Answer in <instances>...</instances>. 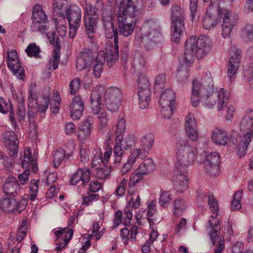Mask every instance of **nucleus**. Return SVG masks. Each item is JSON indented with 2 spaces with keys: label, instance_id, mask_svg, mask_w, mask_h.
<instances>
[{
  "label": "nucleus",
  "instance_id": "nucleus-1",
  "mask_svg": "<svg viewBox=\"0 0 253 253\" xmlns=\"http://www.w3.org/2000/svg\"><path fill=\"white\" fill-rule=\"evenodd\" d=\"M122 92L116 87H110L107 89L103 86L95 87L90 95V105L93 114L98 115L101 128L106 127L107 119L104 106V103L108 110L112 112L118 111L121 104Z\"/></svg>",
  "mask_w": 253,
  "mask_h": 253
},
{
  "label": "nucleus",
  "instance_id": "nucleus-58",
  "mask_svg": "<svg viewBox=\"0 0 253 253\" xmlns=\"http://www.w3.org/2000/svg\"><path fill=\"white\" fill-rule=\"evenodd\" d=\"M242 196V191L239 190L233 196L231 204V208L233 210H239L241 208V200Z\"/></svg>",
  "mask_w": 253,
  "mask_h": 253
},
{
  "label": "nucleus",
  "instance_id": "nucleus-48",
  "mask_svg": "<svg viewBox=\"0 0 253 253\" xmlns=\"http://www.w3.org/2000/svg\"><path fill=\"white\" fill-rule=\"evenodd\" d=\"M114 163L116 164H120L124 156V149L121 145L119 144L118 142H116L114 147Z\"/></svg>",
  "mask_w": 253,
  "mask_h": 253
},
{
  "label": "nucleus",
  "instance_id": "nucleus-2",
  "mask_svg": "<svg viewBox=\"0 0 253 253\" xmlns=\"http://www.w3.org/2000/svg\"><path fill=\"white\" fill-rule=\"evenodd\" d=\"M176 170L173 177V182L177 192L183 193L188 186L187 168L195 159V150L186 141L179 140L176 145Z\"/></svg>",
  "mask_w": 253,
  "mask_h": 253
},
{
  "label": "nucleus",
  "instance_id": "nucleus-24",
  "mask_svg": "<svg viewBox=\"0 0 253 253\" xmlns=\"http://www.w3.org/2000/svg\"><path fill=\"white\" fill-rule=\"evenodd\" d=\"M83 19L85 32L88 38L91 39L94 37L96 30L98 16L87 17V16H84Z\"/></svg>",
  "mask_w": 253,
  "mask_h": 253
},
{
  "label": "nucleus",
  "instance_id": "nucleus-27",
  "mask_svg": "<svg viewBox=\"0 0 253 253\" xmlns=\"http://www.w3.org/2000/svg\"><path fill=\"white\" fill-rule=\"evenodd\" d=\"M22 166L23 168H29V169H32L35 172L38 171L37 160L32 157L31 151L30 149H27L24 151V157L22 162Z\"/></svg>",
  "mask_w": 253,
  "mask_h": 253
},
{
  "label": "nucleus",
  "instance_id": "nucleus-54",
  "mask_svg": "<svg viewBox=\"0 0 253 253\" xmlns=\"http://www.w3.org/2000/svg\"><path fill=\"white\" fill-rule=\"evenodd\" d=\"M147 155L143 153L140 148H136L130 153L127 159V162L132 165L134 164L138 158H145Z\"/></svg>",
  "mask_w": 253,
  "mask_h": 253
},
{
  "label": "nucleus",
  "instance_id": "nucleus-30",
  "mask_svg": "<svg viewBox=\"0 0 253 253\" xmlns=\"http://www.w3.org/2000/svg\"><path fill=\"white\" fill-rule=\"evenodd\" d=\"M154 142V136L153 134L148 133L143 135L140 139V145L141 150L147 156L152 148Z\"/></svg>",
  "mask_w": 253,
  "mask_h": 253
},
{
  "label": "nucleus",
  "instance_id": "nucleus-36",
  "mask_svg": "<svg viewBox=\"0 0 253 253\" xmlns=\"http://www.w3.org/2000/svg\"><path fill=\"white\" fill-rule=\"evenodd\" d=\"M130 199L127 205L132 209H136L140 206V197L139 192L136 191L133 188H129L127 191Z\"/></svg>",
  "mask_w": 253,
  "mask_h": 253
},
{
  "label": "nucleus",
  "instance_id": "nucleus-11",
  "mask_svg": "<svg viewBox=\"0 0 253 253\" xmlns=\"http://www.w3.org/2000/svg\"><path fill=\"white\" fill-rule=\"evenodd\" d=\"M7 65L8 68L17 78L23 80L25 71L18 57L17 52L12 50L7 53Z\"/></svg>",
  "mask_w": 253,
  "mask_h": 253
},
{
  "label": "nucleus",
  "instance_id": "nucleus-5",
  "mask_svg": "<svg viewBox=\"0 0 253 253\" xmlns=\"http://www.w3.org/2000/svg\"><path fill=\"white\" fill-rule=\"evenodd\" d=\"M184 30V13L180 7H172L171 13V41L178 42Z\"/></svg>",
  "mask_w": 253,
  "mask_h": 253
},
{
  "label": "nucleus",
  "instance_id": "nucleus-31",
  "mask_svg": "<svg viewBox=\"0 0 253 253\" xmlns=\"http://www.w3.org/2000/svg\"><path fill=\"white\" fill-rule=\"evenodd\" d=\"M253 126V110H248L246 111L244 116L240 123L241 131H250L253 130L252 128Z\"/></svg>",
  "mask_w": 253,
  "mask_h": 253
},
{
  "label": "nucleus",
  "instance_id": "nucleus-22",
  "mask_svg": "<svg viewBox=\"0 0 253 253\" xmlns=\"http://www.w3.org/2000/svg\"><path fill=\"white\" fill-rule=\"evenodd\" d=\"M115 44L107 48L105 52L104 51L103 58L104 62L106 61L109 67H111L119 58V45L117 39H115Z\"/></svg>",
  "mask_w": 253,
  "mask_h": 253
},
{
  "label": "nucleus",
  "instance_id": "nucleus-21",
  "mask_svg": "<svg viewBox=\"0 0 253 253\" xmlns=\"http://www.w3.org/2000/svg\"><path fill=\"white\" fill-rule=\"evenodd\" d=\"M241 54L240 49H237L233 55L230 58L227 66V75L231 80L236 74L241 64Z\"/></svg>",
  "mask_w": 253,
  "mask_h": 253
},
{
  "label": "nucleus",
  "instance_id": "nucleus-29",
  "mask_svg": "<svg viewBox=\"0 0 253 253\" xmlns=\"http://www.w3.org/2000/svg\"><path fill=\"white\" fill-rule=\"evenodd\" d=\"M103 25L106 37L108 39H112L114 38L113 42L115 44V39H117L118 42V32L117 29L114 28L113 20L111 21V19L108 17L107 21L105 20V22H103Z\"/></svg>",
  "mask_w": 253,
  "mask_h": 253
},
{
  "label": "nucleus",
  "instance_id": "nucleus-35",
  "mask_svg": "<svg viewBox=\"0 0 253 253\" xmlns=\"http://www.w3.org/2000/svg\"><path fill=\"white\" fill-rule=\"evenodd\" d=\"M147 208V217L150 227L153 229L154 224L159 222V221L154 217V214L157 211L156 203L153 201H151L149 203Z\"/></svg>",
  "mask_w": 253,
  "mask_h": 253
},
{
  "label": "nucleus",
  "instance_id": "nucleus-28",
  "mask_svg": "<svg viewBox=\"0 0 253 253\" xmlns=\"http://www.w3.org/2000/svg\"><path fill=\"white\" fill-rule=\"evenodd\" d=\"M211 139L214 143L221 146H225L229 141L227 132L219 128H215L212 131Z\"/></svg>",
  "mask_w": 253,
  "mask_h": 253
},
{
  "label": "nucleus",
  "instance_id": "nucleus-46",
  "mask_svg": "<svg viewBox=\"0 0 253 253\" xmlns=\"http://www.w3.org/2000/svg\"><path fill=\"white\" fill-rule=\"evenodd\" d=\"M127 183V179L126 178H118L117 186L114 192V194L117 197H121L123 196L125 194Z\"/></svg>",
  "mask_w": 253,
  "mask_h": 253
},
{
  "label": "nucleus",
  "instance_id": "nucleus-15",
  "mask_svg": "<svg viewBox=\"0 0 253 253\" xmlns=\"http://www.w3.org/2000/svg\"><path fill=\"white\" fill-rule=\"evenodd\" d=\"M185 131L188 138L192 141L199 139L197 122L193 115L189 114L185 118Z\"/></svg>",
  "mask_w": 253,
  "mask_h": 253
},
{
  "label": "nucleus",
  "instance_id": "nucleus-62",
  "mask_svg": "<svg viewBox=\"0 0 253 253\" xmlns=\"http://www.w3.org/2000/svg\"><path fill=\"white\" fill-rule=\"evenodd\" d=\"M81 81L79 78L73 79L69 84L70 93L71 94H75L79 90L81 87Z\"/></svg>",
  "mask_w": 253,
  "mask_h": 253
},
{
  "label": "nucleus",
  "instance_id": "nucleus-59",
  "mask_svg": "<svg viewBox=\"0 0 253 253\" xmlns=\"http://www.w3.org/2000/svg\"><path fill=\"white\" fill-rule=\"evenodd\" d=\"M98 5L102 6V19L103 22H105V20L108 19V17L111 19V21L113 20L112 15V7L110 5L101 3Z\"/></svg>",
  "mask_w": 253,
  "mask_h": 253
},
{
  "label": "nucleus",
  "instance_id": "nucleus-56",
  "mask_svg": "<svg viewBox=\"0 0 253 253\" xmlns=\"http://www.w3.org/2000/svg\"><path fill=\"white\" fill-rule=\"evenodd\" d=\"M60 101L61 98L59 94L57 92L54 93L50 104V109L52 113L56 114L59 112Z\"/></svg>",
  "mask_w": 253,
  "mask_h": 253
},
{
  "label": "nucleus",
  "instance_id": "nucleus-34",
  "mask_svg": "<svg viewBox=\"0 0 253 253\" xmlns=\"http://www.w3.org/2000/svg\"><path fill=\"white\" fill-rule=\"evenodd\" d=\"M215 95L217 97V110L220 111L227 106L228 103L229 93L227 90L220 88L217 93H215Z\"/></svg>",
  "mask_w": 253,
  "mask_h": 253
},
{
  "label": "nucleus",
  "instance_id": "nucleus-57",
  "mask_svg": "<svg viewBox=\"0 0 253 253\" xmlns=\"http://www.w3.org/2000/svg\"><path fill=\"white\" fill-rule=\"evenodd\" d=\"M25 51L29 56L38 58L39 57L40 48L35 43H31L29 44Z\"/></svg>",
  "mask_w": 253,
  "mask_h": 253
},
{
  "label": "nucleus",
  "instance_id": "nucleus-45",
  "mask_svg": "<svg viewBox=\"0 0 253 253\" xmlns=\"http://www.w3.org/2000/svg\"><path fill=\"white\" fill-rule=\"evenodd\" d=\"M187 204L185 201L181 199H176L173 202V213L175 215L180 216L185 211Z\"/></svg>",
  "mask_w": 253,
  "mask_h": 253
},
{
  "label": "nucleus",
  "instance_id": "nucleus-20",
  "mask_svg": "<svg viewBox=\"0 0 253 253\" xmlns=\"http://www.w3.org/2000/svg\"><path fill=\"white\" fill-rule=\"evenodd\" d=\"M94 61L92 52L90 49H85L77 58L76 68L78 71H82L90 66Z\"/></svg>",
  "mask_w": 253,
  "mask_h": 253
},
{
  "label": "nucleus",
  "instance_id": "nucleus-19",
  "mask_svg": "<svg viewBox=\"0 0 253 253\" xmlns=\"http://www.w3.org/2000/svg\"><path fill=\"white\" fill-rule=\"evenodd\" d=\"M253 134V130H250L247 131L244 136L239 137L237 145V154L239 158H242L246 155Z\"/></svg>",
  "mask_w": 253,
  "mask_h": 253
},
{
  "label": "nucleus",
  "instance_id": "nucleus-3",
  "mask_svg": "<svg viewBox=\"0 0 253 253\" xmlns=\"http://www.w3.org/2000/svg\"><path fill=\"white\" fill-rule=\"evenodd\" d=\"M213 82L209 72L203 75L200 81L194 80L191 97L192 106L197 107L201 101L204 106L211 108L216 101L213 97Z\"/></svg>",
  "mask_w": 253,
  "mask_h": 253
},
{
  "label": "nucleus",
  "instance_id": "nucleus-7",
  "mask_svg": "<svg viewBox=\"0 0 253 253\" xmlns=\"http://www.w3.org/2000/svg\"><path fill=\"white\" fill-rule=\"evenodd\" d=\"M139 18V16L121 13V12L118 11V24L119 34L124 37L132 35L136 25V21Z\"/></svg>",
  "mask_w": 253,
  "mask_h": 253
},
{
  "label": "nucleus",
  "instance_id": "nucleus-53",
  "mask_svg": "<svg viewBox=\"0 0 253 253\" xmlns=\"http://www.w3.org/2000/svg\"><path fill=\"white\" fill-rule=\"evenodd\" d=\"M90 154L89 147L85 144H83L80 149V159L82 163H86L89 161Z\"/></svg>",
  "mask_w": 253,
  "mask_h": 253
},
{
  "label": "nucleus",
  "instance_id": "nucleus-18",
  "mask_svg": "<svg viewBox=\"0 0 253 253\" xmlns=\"http://www.w3.org/2000/svg\"><path fill=\"white\" fill-rule=\"evenodd\" d=\"M50 42L54 45L52 53L53 58L50 60L49 64L52 65L53 69L56 70L58 68V64L60 58V44L58 42L57 38H56L55 34L51 33L47 35Z\"/></svg>",
  "mask_w": 253,
  "mask_h": 253
},
{
  "label": "nucleus",
  "instance_id": "nucleus-26",
  "mask_svg": "<svg viewBox=\"0 0 253 253\" xmlns=\"http://www.w3.org/2000/svg\"><path fill=\"white\" fill-rule=\"evenodd\" d=\"M220 228L219 219L214 218V215H211V218L209 221V233L211 246L214 245L216 240L218 238V230Z\"/></svg>",
  "mask_w": 253,
  "mask_h": 253
},
{
  "label": "nucleus",
  "instance_id": "nucleus-13",
  "mask_svg": "<svg viewBox=\"0 0 253 253\" xmlns=\"http://www.w3.org/2000/svg\"><path fill=\"white\" fill-rule=\"evenodd\" d=\"M220 162V157L218 153L213 152L208 154L205 157L204 164L207 172L211 176L215 175L218 171Z\"/></svg>",
  "mask_w": 253,
  "mask_h": 253
},
{
  "label": "nucleus",
  "instance_id": "nucleus-41",
  "mask_svg": "<svg viewBox=\"0 0 253 253\" xmlns=\"http://www.w3.org/2000/svg\"><path fill=\"white\" fill-rule=\"evenodd\" d=\"M92 161L91 167L92 168H98L100 167L104 166L102 158V153L99 149H94L92 151Z\"/></svg>",
  "mask_w": 253,
  "mask_h": 253
},
{
  "label": "nucleus",
  "instance_id": "nucleus-44",
  "mask_svg": "<svg viewBox=\"0 0 253 253\" xmlns=\"http://www.w3.org/2000/svg\"><path fill=\"white\" fill-rule=\"evenodd\" d=\"M32 19L39 20L44 21H48L47 17L42 7L39 4H36L33 8Z\"/></svg>",
  "mask_w": 253,
  "mask_h": 253
},
{
  "label": "nucleus",
  "instance_id": "nucleus-33",
  "mask_svg": "<svg viewBox=\"0 0 253 253\" xmlns=\"http://www.w3.org/2000/svg\"><path fill=\"white\" fill-rule=\"evenodd\" d=\"M103 55L104 51H99L96 59L93 62V74L96 78H98L100 77L103 71L102 66L105 63Z\"/></svg>",
  "mask_w": 253,
  "mask_h": 253
},
{
  "label": "nucleus",
  "instance_id": "nucleus-16",
  "mask_svg": "<svg viewBox=\"0 0 253 253\" xmlns=\"http://www.w3.org/2000/svg\"><path fill=\"white\" fill-rule=\"evenodd\" d=\"M84 104L79 96L74 97L69 105L70 115L74 120H79L83 115Z\"/></svg>",
  "mask_w": 253,
  "mask_h": 253
},
{
  "label": "nucleus",
  "instance_id": "nucleus-49",
  "mask_svg": "<svg viewBox=\"0 0 253 253\" xmlns=\"http://www.w3.org/2000/svg\"><path fill=\"white\" fill-rule=\"evenodd\" d=\"M126 129V120L124 119H121L118 122L116 129L115 131V134L117 140L122 139V136L124 135Z\"/></svg>",
  "mask_w": 253,
  "mask_h": 253
},
{
  "label": "nucleus",
  "instance_id": "nucleus-32",
  "mask_svg": "<svg viewBox=\"0 0 253 253\" xmlns=\"http://www.w3.org/2000/svg\"><path fill=\"white\" fill-rule=\"evenodd\" d=\"M67 0H55L52 4L53 12L54 15L64 16L69 10Z\"/></svg>",
  "mask_w": 253,
  "mask_h": 253
},
{
  "label": "nucleus",
  "instance_id": "nucleus-40",
  "mask_svg": "<svg viewBox=\"0 0 253 253\" xmlns=\"http://www.w3.org/2000/svg\"><path fill=\"white\" fill-rule=\"evenodd\" d=\"M116 142H118L120 145L125 150H130L134 147L136 142V138L133 134H127L124 138L122 137L121 140L116 139Z\"/></svg>",
  "mask_w": 253,
  "mask_h": 253
},
{
  "label": "nucleus",
  "instance_id": "nucleus-52",
  "mask_svg": "<svg viewBox=\"0 0 253 253\" xmlns=\"http://www.w3.org/2000/svg\"><path fill=\"white\" fill-rule=\"evenodd\" d=\"M241 36L245 41H252L253 40V25H246L242 30Z\"/></svg>",
  "mask_w": 253,
  "mask_h": 253
},
{
  "label": "nucleus",
  "instance_id": "nucleus-50",
  "mask_svg": "<svg viewBox=\"0 0 253 253\" xmlns=\"http://www.w3.org/2000/svg\"><path fill=\"white\" fill-rule=\"evenodd\" d=\"M165 77L164 75H159L155 79L154 85V93H161L164 88Z\"/></svg>",
  "mask_w": 253,
  "mask_h": 253
},
{
  "label": "nucleus",
  "instance_id": "nucleus-51",
  "mask_svg": "<svg viewBox=\"0 0 253 253\" xmlns=\"http://www.w3.org/2000/svg\"><path fill=\"white\" fill-rule=\"evenodd\" d=\"M40 182L39 180L33 179L31 181L29 186V199L31 201H34L37 197Z\"/></svg>",
  "mask_w": 253,
  "mask_h": 253
},
{
  "label": "nucleus",
  "instance_id": "nucleus-42",
  "mask_svg": "<svg viewBox=\"0 0 253 253\" xmlns=\"http://www.w3.org/2000/svg\"><path fill=\"white\" fill-rule=\"evenodd\" d=\"M204 199L208 201L210 209L212 213L211 215H214V218L219 220L217 216L219 208L217 200L214 198L212 194L205 195Z\"/></svg>",
  "mask_w": 253,
  "mask_h": 253
},
{
  "label": "nucleus",
  "instance_id": "nucleus-64",
  "mask_svg": "<svg viewBox=\"0 0 253 253\" xmlns=\"http://www.w3.org/2000/svg\"><path fill=\"white\" fill-rule=\"evenodd\" d=\"M38 95L34 92L32 90H30L29 91L28 99V104L30 108L36 107L37 104H38Z\"/></svg>",
  "mask_w": 253,
  "mask_h": 253
},
{
  "label": "nucleus",
  "instance_id": "nucleus-63",
  "mask_svg": "<svg viewBox=\"0 0 253 253\" xmlns=\"http://www.w3.org/2000/svg\"><path fill=\"white\" fill-rule=\"evenodd\" d=\"M84 10L85 12L84 16H87V17L97 16V11L98 9L89 3H86Z\"/></svg>",
  "mask_w": 253,
  "mask_h": 253
},
{
  "label": "nucleus",
  "instance_id": "nucleus-6",
  "mask_svg": "<svg viewBox=\"0 0 253 253\" xmlns=\"http://www.w3.org/2000/svg\"><path fill=\"white\" fill-rule=\"evenodd\" d=\"M175 94L171 89H166L161 93L159 104L162 117L169 119L173 114Z\"/></svg>",
  "mask_w": 253,
  "mask_h": 253
},
{
  "label": "nucleus",
  "instance_id": "nucleus-47",
  "mask_svg": "<svg viewBox=\"0 0 253 253\" xmlns=\"http://www.w3.org/2000/svg\"><path fill=\"white\" fill-rule=\"evenodd\" d=\"M48 24V21H44L37 19H32V23L31 25V30L33 32L42 33L47 30Z\"/></svg>",
  "mask_w": 253,
  "mask_h": 253
},
{
  "label": "nucleus",
  "instance_id": "nucleus-4",
  "mask_svg": "<svg viewBox=\"0 0 253 253\" xmlns=\"http://www.w3.org/2000/svg\"><path fill=\"white\" fill-rule=\"evenodd\" d=\"M211 45V40L206 36H201L198 38L192 36L187 39L184 47L185 65L190 67L196 57L200 59L205 56L210 51Z\"/></svg>",
  "mask_w": 253,
  "mask_h": 253
},
{
  "label": "nucleus",
  "instance_id": "nucleus-12",
  "mask_svg": "<svg viewBox=\"0 0 253 253\" xmlns=\"http://www.w3.org/2000/svg\"><path fill=\"white\" fill-rule=\"evenodd\" d=\"M3 190L5 194L13 197L21 196L24 192V189L20 186L17 179L13 176H9L5 179Z\"/></svg>",
  "mask_w": 253,
  "mask_h": 253
},
{
  "label": "nucleus",
  "instance_id": "nucleus-61",
  "mask_svg": "<svg viewBox=\"0 0 253 253\" xmlns=\"http://www.w3.org/2000/svg\"><path fill=\"white\" fill-rule=\"evenodd\" d=\"M102 167L103 166L100 167L98 168H95L96 169L95 176L97 178L100 179L107 178L110 174V170H109V169L105 167Z\"/></svg>",
  "mask_w": 253,
  "mask_h": 253
},
{
  "label": "nucleus",
  "instance_id": "nucleus-55",
  "mask_svg": "<svg viewBox=\"0 0 253 253\" xmlns=\"http://www.w3.org/2000/svg\"><path fill=\"white\" fill-rule=\"evenodd\" d=\"M144 175L140 173L136 169L130 176L129 179V188H134V186L143 178Z\"/></svg>",
  "mask_w": 253,
  "mask_h": 253
},
{
  "label": "nucleus",
  "instance_id": "nucleus-17",
  "mask_svg": "<svg viewBox=\"0 0 253 253\" xmlns=\"http://www.w3.org/2000/svg\"><path fill=\"white\" fill-rule=\"evenodd\" d=\"M90 179V172L89 168H79L74 172L70 181L71 184L76 185L80 182H81V185L85 186Z\"/></svg>",
  "mask_w": 253,
  "mask_h": 253
},
{
  "label": "nucleus",
  "instance_id": "nucleus-9",
  "mask_svg": "<svg viewBox=\"0 0 253 253\" xmlns=\"http://www.w3.org/2000/svg\"><path fill=\"white\" fill-rule=\"evenodd\" d=\"M218 12L222 19L221 36L223 38H228L237 22L238 16L234 12L226 9H219Z\"/></svg>",
  "mask_w": 253,
  "mask_h": 253
},
{
  "label": "nucleus",
  "instance_id": "nucleus-14",
  "mask_svg": "<svg viewBox=\"0 0 253 253\" xmlns=\"http://www.w3.org/2000/svg\"><path fill=\"white\" fill-rule=\"evenodd\" d=\"M3 141L10 156H14L17 154L19 142L16 135L13 131H5L3 134Z\"/></svg>",
  "mask_w": 253,
  "mask_h": 253
},
{
  "label": "nucleus",
  "instance_id": "nucleus-39",
  "mask_svg": "<svg viewBox=\"0 0 253 253\" xmlns=\"http://www.w3.org/2000/svg\"><path fill=\"white\" fill-rule=\"evenodd\" d=\"M155 166L152 159L148 158L144 160L137 169L140 173L144 175H148L152 172L155 169Z\"/></svg>",
  "mask_w": 253,
  "mask_h": 253
},
{
  "label": "nucleus",
  "instance_id": "nucleus-60",
  "mask_svg": "<svg viewBox=\"0 0 253 253\" xmlns=\"http://www.w3.org/2000/svg\"><path fill=\"white\" fill-rule=\"evenodd\" d=\"M0 208L6 212L14 209L13 200H11L10 198L3 199L0 204Z\"/></svg>",
  "mask_w": 253,
  "mask_h": 253
},
{
  "label": "nucleus",
  "instance_id": "nucleus-8",
  "mask_svg": "<svg viewBox=\"0 0 253 253\" xmlns=\"http://www.w3.org/2000/svg\"><path fill=\"white\" fill-rule=\"evenodd\" d=\"M67 19L69 24V35L70 38H74L77 34V31L81 25L82 11L77 5H72L69 7L64 15Z\"/></svg>",
  "mask_w": 253,
  "mask_h": 253
},
{
  "label": "nucleus",
  "instance_id": "nucleus-37",
  "mask_svg": "<svg viewBox=\"0 0 253 253\" xmlns=\"http://www.w3.org/2000/svg\"><path fill=\"white\" fill-rule=\"evenodd\" d=\"M50 93L49 90H47L44 93L42 94V95L39 101L38 102L37 104V110L38 112L41 113H44L47 109L49 102Z\"/></svg>",
  "mask_w": 253,
  "mask_h": 253
},
{
  "label": "nucleus",
  "instance_id": "nucleus-23",
  "mask_svg": "<svg viewBox=\"0 0 253 253\" xmlns=\"http://www.w3.org/2000/svg\"><path fill=\"white\" fill-rule=\"evenodd\" d=\"M218 17L215 14V11L211 9H208L203 21V26L206 30H211L217 25Z\"/></svg>",
  "mask_w": 253,
  "mask_h": 253
},
{
  "label": "nucleus",
  "instance_id": "nucleus-38",
  "mask_svg": "<svg viewBox=\"0 0 253 253\" xmlns=\"http://www.w3.org/2000/svg\"><path fill=\"white\" fill-rule=\"evenodd\" d=\"M72 154V152L66 154L65 151L62 148L58 149L53 156L52 162L54 167H59L64 159L70 158Z\"/></svg>",
  "mask_w": 253,
  "mask_h": 253
},
{
  "label": "nucleus",
  "instance_id": "nucleus-25",
  "mask_svg": "<svg viewBox=\"0 0 253 253\" xmlns=\"http://www.w3.org/2000/svg\"><path fill=\"white\" fill-rule=\"evenodd\" d=\"M93 120L92 118L88 117L83 122L82 125L79 128L78 137L81 140L87 139L90 135L93 128Z\"/></svg>",
  "mask_w": 253,
  "mask_h": 253
},
{
  "label": "nucleus",
  "instance_id": "nucleus-43",
  "mask_svg": "<svg viewBox=\"0 0 253 253\" xmlns=\"http://www.w3.org/2000/svg\"><path fill=\"white\" fill-rule=\"evenodd\" d=\"M175 190L172 189L169 191H163L162 192L159 200V203L161 207L166 208L170 203L173 195L175 194Z\"/></svg>",
  "mask_w": 253,
  "mask_h": 253
},
{
  "label": "nucleus",
  "instance_id": "nucleus-10",
  "mask_svg": "<svg viewBox=\"0 0 253 253\" xmlns=\"http://www.w3.org/2000/svg\"><path fill=\"white\" fill-rule=\"evenodd\" d=\"M150 84L146 78H139L138 80V96L139 107L147 108L151 100Z\"/></svg>",
  "mask_w": 253,
  "mask_h": 253
}]
</instances>
